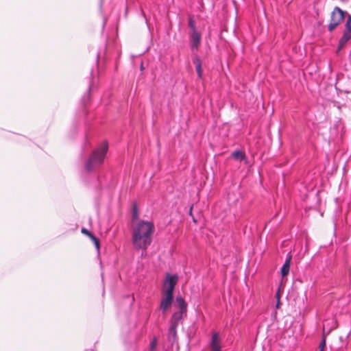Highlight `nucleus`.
<instances>
[{"label": "nucleus", "mask_w": 351, "mask_h": 351, "mask_svg": "<svg viewBox=\"0 0 351 351\" xmlns=\"http://www.w3.org/2000/svg\"><path fill=\"white\" fill-rule=\"evenodd\" d=\"M155 227L152 222L141 220L132 225V243L134 248L145 250L151 245Z\"/></svg>", "instance_id": "1"}, {"label": "nucleus", "mask_w": 351, "mask_h": 351, "mask_svg": "<svg viewBox=\"0 0 351 351\" xmlns=\"http://www.w3.org/2000/svg\"><path fill=\"white\" fill-rule=\"evenodd\" d=\"M108 149V144L104 142L93 152L86 164V169L87 171H92L94 168L100 165L104 162Z\"/></svg>", "instance_id": "2"}, {"label": "nucleus", "mask_w": 351, "mask_h": 351, "mask_svg": "<svg viewBox=\"0 0 351 351\" xmlns=\"http://www.w3.org/2000/svg\"><path fill=\"white\" fill-rule=\"evenodd\" d=\"M346 12L339 7H335L331 12L328 25L329 32H332L343 20Z\"/></svg>", "instance_id": "3"}, {"label": "nucleus", "mask_w": 351, "mask_h": 351, "mask_svg": "<svg viewBox=\"0 0 351 351\" xmlns=\"http://www.w3.org/2000/svg\"><path fill=\"white\" fill-rule=\"evenodd\" d=\"M351 38V15H348L345 24V29L341 38L339 40L337 50L339 51L343 48L346 43Z\"/></svg>", "instance_id": "4"}, {"label": "nucleus", "mask_w": 351, "mask_h": 351, "mask_svg": "<svg viewBox=\"0 0 351 351\" xmlns=\"http://www.w3.org/2000/svg\"><path fill=\"white\" fill-rule=\"evenodd\" d=\"M178 275H171L169 274H167L166 275V278L163 285V291L173 294L174 289L178 282Z\"/></svg>", "instance_id": "5"}, {"label": "nucleus", "mask_w": 351, "mask_h": 351, "mask_svg": "<svg viewBox=\"0 0 351 351\" xmlns=\"http://www.w3.org/2000/svg\"><path fill=\"white\" fill-rule=\"evenodd\" d=\"M173 298V294L162 291V298L160 302V308L164 313L171 308Z\"/></svg>", "instance_id": "6"}, {"label": "nucleus", "mask_w": 351, "mask_h": 351, "mask_svg": "<svg viewBox=\"0 0 351 351\" xmlns=\"http://www.w3.org/2000/svg\"><path fill=\"white\" fill-rule=\"evenodd\" d=\"M201 40V36L199 32H191L190 43L192 50L197 49Z\"/></svg>", "instance_id": "7"}, {"label": "nucleus", "mask_w": 351, "mask_h": 351, "mask_svg": "<svg viewBox=\"0 0 351 351\" xmlns=\"http://www.w3.org/2000/svg\"><path fill=\"white\" fill-rule=\"evenodd\" d=\"M210 347L211 351H221L220 339L217 332L213 334Z\"/></svg>", "instance_id": "8"}, {"label": "nucleus", "mask_w": 351, "mask_h": 351, "mask_svg": "<svg viewBox=\"0 0 351 351\" xmlns=\"http://www.w3.org/2000/svg\"><path fill=\"white\" fill-rule=\"evenodd\" d=\"M291 263V256L289 255L287 260L285 261V263H284L282 269H281V274L282 277L287 276L289 274V269H290V265Z\"/></svg>", "instance_id": "9"}, {"label": "nucleus", "mask_w": 351, "mask_h": 351, "mask_svg": "<svg viewBox=\"0 0 351 351\" xmlns=\"http://www.w3.org/2000/svg\"><path fill=\"white\" fill-rule=\"evenodd\" d=\"M193 63L195 64V69L199 78H202L203 75V71L202 69V62L200 58L198 56H195L193 58Z\"/></svg>", "instance_id": "10"}, {"label": "nucleus", "mask_w": 351, "mask_h": 351, "mask_svg": "<svg viewBox=\"0 0 351 351\" xmlns=\"http://www.w3.org/2000/svg\"><path fill=\"white\" fill-rule=\"evenodd\" d=\"M232 156L235 160H239V161H244L245 163L247 162V157L244 152L237 150L232 153Z\"/></svg>", "instance_id": "11"}, {"label": "nucleus", "mask_w": 351, "mask_h": 351, "mask_svg": "<svg viewBox=\"0 0 351 351\" xmlns=\"http://www.w3.org/2000/svg\"><path fill=\"white\" fill-rule=\"evenodd\" d=\"M178 326H175L174 324H170L169 328V335H168V339L170 341L174 342L176 339L177 337V328Z\"/></svg>", "instance_id": "12"}, {"label": "nucleus", "mask_w": 351, "mask_h": 351, "mask_svg": "<svg viewBox=\"0 0 351 351\" xmlns=\"http://www.w3.org/2000/svg\"><path fill=\"white\" fill-rule=\"evenodd\" d=\"M183 313H184L182 311H178L174 313L171 317L170 324L178 326V322L182 319Z\"/></svg>", "instance_id": "13"}, {"label": "nucleus", "mask_w": 351, "mask_h": 351, "mask_svg": "<svg viewBox=\"0 0 351 351\" xmlns=\"http://www.w3.org/2000/svg\"><path fill=\"white\" fill-rule=\"evenodd\" d=\"M176 302L180 308L179 311H182L183 313L186 312L187 304L184 301V300L181 296H178L176 298Z\"/></svg>", "instance_id": "14"}, {"label": "nucleus", "mask_w": 351, "mask_h": 351, "mask_svg": "<svg viewBox=\"0 0 351 351\" xmlns=\"http://www.w3.org/2000/svg\"><path fill=\"white\" fill-rule=\"evenodd\" d=\"M189 27H190L191 32H198L196 29L195 22L191 16L189 19Z\"/></svg>", "instance_id": "15"}, {"label": "nucleus", "mask_w": 351, "mask_h": 351, "mask_svg": "<svg viewBox=\"0 0 351 351\" xmlns=\"http://www.w3.org/2000/svg\"><path fill=\"white\" fill-rule=\"evenodd\" d=\"M138 218V208L136 204L133 205L132 208V221H136Z\"/></svg>", "instance_id": "16"}, {"label": "nucleus", "mask_w": 351, "mask_h": 351, "mask_svg": "<svg viewBox=\"0 0 351 351\" xmlns=\"http://www.w3.org/2000/svg\"><path fill=\"white\" fill-rule=\"evenodd\" d=\"M90 239L93 241V242L94 243L96 248L97 250L99 249V240L96 237H95L94 235L92 236V237L90 238Z\"/></svg>", "instance_id": "17"}, {"label": "nucleus", "mask_w": 351, "mask_h": 351, "mask_svg": "<svg viewBox=\"0 0 351 351\" xmlns=\"http://www.w3.org/2000/svg\"><path fill=\"white\" fill-rule=\"evenodd\" d=\"M326 348V337L324 336L322 340L319 344V351H324Z\"/></svg>", "instance_id": "18"}, {"label": "nucleus", "mask_w": 351, "mask_h": 351, "mask_svg": "<svg viewBox=\"0 0 351 351\" xmlns=\"http://www.w3.org/2000/svg\"><path fill=\"white\" fill-rule=\"evenodd\" d=\"M81 232L82 234L88 236L90 239L93 236V234L85 228H82Z\"/></svg>", "instance_id": "19"}, {"label": "nucleus", "mask_w": 351, "mask_h": 351, "mask_svg": "<svg viewBox=\"0 0 351 351\" xmlns=\"http://www.w3.org/2000/svg\"><path fill=\"white\" fill-rule=\"evenodd\" d=\"M156 343H157V340L156 338H154L150 343V350L151 351H153L156 348Z\"/></svg>", "instance_id": "20"}]
</instances>
